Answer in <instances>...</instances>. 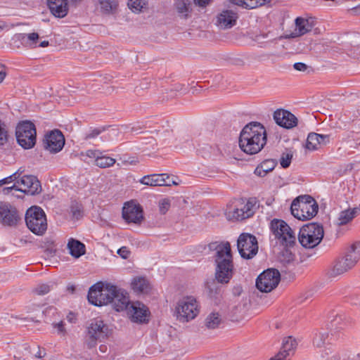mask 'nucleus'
<instances>
[{
    "instance_id": "obj_1",
    "label": "nucleus",
    "mask_w": 360,
    "mask_h": 360,
    "mask_svg": "<svg viewBox=\"0 0 360 360\" xmlns=\"http://www.w3.org/2000/svg\"><path fill=\"white\" fill-rule=\"evenodd\" d=\"M211 250L216 251L214 278L217 283L228 284L234 274V265L231 245L229 242H213L209 244Z\"/></svg>"
},
{
    "instance_id": "obj_2",
    "label": "nucleus",
    "mask_w": 360,
    "mask_h": 360,
    "mask_svg": "<svg viewBox=\"0 0 360 360\" xmlns=\"http://www.w3.org/2000/svg\"><path fill=\"white\" fill-rule=\"evenodd\" d=\"M266 143V129L259 122H252L246 124L240 134V148L247 154L258 153Z\"/></svg>"
},
{
    "instance_id": "obj_3",
    "label": "nucleus",
    "mask_w": 360,
    "mask_h": 360,
    "mask_svg": "<svg viewBox=\"0 0 360 360\" xmlns=\"http://www.w3.org/2000/svg\"><path fill=\"white\" fill-rule=\"evenodd\" d=\"M258 207L255 198L236 199L227 207L226 216L228 220L243 221L252 217Z\"/></svg>"
},
{
    "instance_id": "obj_4",
    "label": "nucleus",
    "mask_w": 360,
    "mask_h": 360,
    "mask_svg": "<svg viewBox=\"0 0 360 360\" xmlns=\"http://www.w3.org/2000/svg\"><path fill=\"white\" fill-rule=\"evenodd\" d=\"M292 214L299 220L306 221L313 218L318 212L319 206L310 195H302L295 198L290 207Z\"/></svg>"
},
{
    "instance_id": "obj_5",
    "label": "nucleus",
    "mask_w": 360,
    "mask_h": 360,
    "mask_svg": "<svg viewBox=\"0 0 360 360\" xmlns=\"http://www.w3.org/2000/svg\"><path fill=\"white\" fill-rule=\"evenodd\" d=\"M360 259V243L352 244L345 253L339 259L328 272L330 278L342 275L352 269Z\"/></svg>"
},
{
    "instance_id": "obj_6",
    "label": "nucleus",
    "mask_w": 360,
    "mask_h": 360,
    "mask_svg": "<svg viewBox=\"0 0 360 360\" xmlns=\"http://www.w3.org/2000/svg\"><path fill=\"white\" fill-rule=\"evenodd\" d=\"M324 236L323 227L319 223H309L300 230L298 240L305 248H314L322 240Z\"/></svg>"
},
{
    "instance_id": "obj_7",
    "label": "nucleus",
    "mask_w": 360,
    "mask_h": 360,
    "mask_svg": "<svg viewBox=\"0 0 360 360\" xmlns=\"http://www.w3.org/2000/svg\"><path fill=\"white\" fill-rule=\"evenodd\" d=\"M111 334L109 326L101 319L91 320L86 327L84 343L89 349L95 347L97 342L108 338Z\"/></svg>"
},
{
    "instance_id": "obj_8",
    "label": "nucleus",
    "mask_w": 360,
    "mask_h": 360,
    "mask_svg": "<svg viewBox=\"0 0 360 360\" xmlns=\"http://www.w3.org/2000/svg\"><path fill=\"white\" fill-rule=\"evenodd\" d=\"M199 313L198 302L192 296L185 297L179 300L174 310V316L181 323H187L193 320Z\"/></svg>"
},
{
    "instance_id": "obj_9",
    "label": "nucleus",
    "mask_w": 360,
    "mask_h": 360,
    "mask_svg": "<svg viewBox=\"0 0 360 360\" xmlns=\"http://www.w3.org/2000/svg\"><path fill=\"white\" fill-rule=\"evenodd\" d=\"M27 228L34 234L41 236L47 229V221L44 210L37 206L31 207L25 214Z\"/></svg>"
},
{
    "instance_id": "obj_10",
    "label": "nucleus",
    "mask_w": 360,
    "mask_h": 360,
    "mask_svg": "<svg viewBox=\"0 0 360 360\" xmlns=\"http://www.w3.org/2000/svg\"><path fill=\"white\" fill-rule=\"evenodd\" d=\"M271 230L275 238L286 248L292 247L296 242V236L288 224L281 219H274L271 222Z\"/></svg>"
},
{
    "instance_id": "obj_11",
    "label": "nucleus",
    "mask_w": 360,
    "mask_h": 360,
    "mask_svg": "<svg viewBox=\"0 0 360 360\" xmlns=\"http://www.w3.org/2000/svg\"><path fill=\"white\" fill-rule=\"evenodd\" d=\"M13 190L18 191L27 195H34L41 191L39 181L32 175H25L12 186L3 188V193L9 194Z\"/></svg>"
},
{
    "instance_id": "obj_12",
    "label": "nucleus",
    "mask_w": 360,
    "mask_h": 360,
    "mask_svg": "<svg viewBox=\"0 0 360 360\" xmlns=\"http://www.w3.org/2000/svg\"><path fill=\"white\" fill-rule=\"evenodd\" d=\"M16 139L20 146L25 149L34 147L36 143V128L30 121H23L16 127Z\"/></svg>"
},
{
    "instance_id": "obj_13",
    "label": "nucleus",
    "mask_w": 360,
    "mask_h": 360,
    "mask_svg": "<svg viewBox=\"0 0 360 360\" xmlns=\"http://www.w3.org/2000/svg\"><path fill=\"white\" fill-rule=\"evenodd\" d=\"M113 285L106 284L102 283H97L92 285L88 292L89 302L95 306H102L109 304L110 295L115 293L112 289Z\"/></svg>"
},
{
    "instance_id": "obj_14",
    "label": "nucleus",
    "mask_w": 360,
    "mask_h": 360,
    "mask_svg": "<svg viewBox=\"0 0 360 360\" xmlns=\"http://www.w3.org/2000/svg\"><path fill=\"white\" fill-rule=\"evenodd\" d=\"M237 248L241 257L252 259L258 252L257 238L250 233H241L237 240Z\"/></svg>"
},
{
    "instance_id": "obj_15",
    "label": "nucleus",
    "mask_w": 360,
    "mask_h": 360,
    "mask_svg": "<svg viewBox=\"0 0 360 360\" xmlns=\"http://www.w3.org/2000/svg\"><path fill=\"white\" fill-rule=\"evenodd\" d=\"M281 280L280 272L275 269L264 271L256 280V287L261 292H269L274 290Z\"/></svg>"
},
{
    "instance_id": "obj_16",
    "label": "nucleus",
    "mask_w": 360,
    "mask_h": 360,
    "mask_svg": "<svg viewBox=\"0 0 360 360\" xmlns=\"http://www.w3.org/2000/svg\"><path fill=\"white\" fill-rule=\"evenodd\" d=\"M20 220L17 209L8 202L0 203V223L4 226H15Z\"/></svg>"
},
{
    "instance_id": "obj_17",
    "label": "nucleus",
    "mask_w": 360,
    "mask_h": 360,
    "mask_svg": "<svg viewBox=\"0 0 360 360\" xmlns=\"http://www.w3.org/2000/svg\"><path fill=\"white\" fill-rule=\"evenodd\" d=\"M122 217L127 223L140 224L143 220V209L134 201L127 202L122 208Z\"/></svg>"
},
{
    "instance_id": "obj_18",
    "label": "nucleus",
    "mask_w": 360,
    "mask_h": 360,
    "mask_svg": "<svg viewBox=\"0 0 360 360\" xmlns=\"http://www.w3.org/2000/svg\"><path fill=\"white\" fill-rule=\"evenodd\" d=\"M131 321L134 323H147L149 321L148 308L140 302H132L125 309Z\"/></svg>"
},
{
    "instance_id": "obj_19",
    "label": "nucleus",
    "mask_w": 360,
    "mask_h": 360,
    "mask_svg": "<svg viewBox=\"0 0 360 360\" xmlns=\"http://www.w3.org/2000/svg\"><path fill=\"white\" fill-rule=\"evenodd\" d=\"M65 144L63 134L59 130L51 131L45 136L44 146L46 150L50 153H56L60 151Z\"/></svg>"
},
{
    "instance_id": "obj_20",
    "label": "nucleus",
    "mask_w": 360,
    "mask_h": 360,
    "mask_svg": "<svg viewBox=\"0 0 360 360\" xmlns=\"http://www.w3.org/2000/svg\"><path fill=\"white\" fill-rule=\"evenodd\" d=\"M112 289H113L115 293H112V295H110L109 304L117 311L125 310L130 304L128 293L116 285H112Z\"/></svg>"
},
{
    "instance_id": "obj_21",
    "label": "nucleus",
    "mask_w": 360,
    "mask_h": 360,
    "mask_svg": "<svg viewBox=\"0 0 360 360\" xmlns=\"http://www.w3.org/2000/svg\"><path fill=\"white\" fill-rule=\"evenodd\" d=\"M139 182L148 186H170L171 185H176L174 181L169 180V176L167 174H153L143 176Z\"/></svg>"
},
{
    "instance_id": "obj_22",
    "label": "nucleus",
    "mask_w": 360,
    "mask_h": 360,
    "mask_svg": "<svg viewBox=\"0 0 360 360\" xmlns=\"http://www.w3.org/2000/svg\"><path fill=\"white\" fill-rule=\"evenodd\" d=\"M274 119L278 125L286 129L292 128L297 124V117L285 110H276L274 113Z\"/></svg>"
},
{
    "instance_id": "obj_23",
    "label": "nucleus",
    "mask_w": 360,
    "mask_h": 360,
    "mask_svg": "<svg viewBox=\"0 0 360 360\" xmlns=\"http://www.w3.org/2000/svg\"><path fill=\"white\" fill-rule=\"evenodd\" d=\"M295 24V29L291 34L292 37H300L310 32L315 25V20L312 17H297Z\"/></svg>"
},
{
    "instance_id": "obj_24",
    "label": "nucleus",
    "mask_w": 360,
    "mask_h": 360,
    "mask_svg": "<svg viewBox=\"0 0 360 360\" xmlns=\"http://www.w3.org/2000/svg\"><path fill=\"white\" fill-rule=\"evenodd\" d=\"M238 14L233 10H224L217 15V24L221 28L228 29L236 25Z\"/></svg>"
},
{
    "instance_id": "obj_25",
    "label": "nucleus",
    "mask_w": 360,
    "mask_h": 360,
    "mask_svg": "<svg viewBox=\"0 0 360 360\" xmlns=\"http://www.w3.org/2000/svg\"><path fill=\"white\" fill-rule=\"evenodd\" d=\"M51 13L56 17L62 18L68 13V0H47Z\"/></svg>"
},
{
    "instance_id": "obj_26",
    "label": "nucleus",
    "mask_w": 360,
    "mask_h": 360,
    "mask_svg": "<svg viewBox=\"0 0 360 360\" xmlns=\"http://www.w3.org/2000/svg\"><path fill=\"white\" fill-rule=\"evenodd\" d=\"M131 288L137 294H147L150 290V285L145 277H136L131 283Z\"/></svg>"
},
{
    "instance_id": "obj_27",
    "label": "nucleus",
    "mask_w": 360,
    "mask_h": 360,
    "mask_svg": "<svg viewBox=\"0 0 360 360\" xmlns=\"http://www.w3.org/2000/svg\"><path fill=\"white\" fill-rule=\"evenodd\" d=\"M67 246L70 254L75 258H79L85 254V245L78 240L69 239Z\"/></svg>"
},
{
    "instance_id": "obj_28",
    "label": "nucleus",
    "mask_w": 360,
    "mask_h": 360,
    "mask_svg": "<svg viewBox=\"0 0 360 360\" xmlns=\"http://www.w3.org/2000/svg\"><path fill=\"white\" fill-rule=\"evenodd\" d=\"M296 346L297 342L295 339L292 338L291 336L285 338L283 340L282 347L280 352L278 353V355H279V357L283 356V358L285 359L287 356L290 354V352L294 351Z\"/></svg>"
},
{
    "instance_id": "obj_29",
    "label": "nucleus",
    "mask_w": 360,
    "mask_h": 360,
    "mask_svg": "<svg viewBox=\"0 0 360 360\" xmlns=\"http://www.w3.org/2000/svg\"><path fill=\"white\" fill-rule=\"evenodd\" d=\"M360 212V206L353 209H348L340 212L338 218V224L342 226L352 221Z\"/></svg>"
},
{
    "instance_id": "obj_30",
    "label": "nucleus",
    "mask_w": 360,
    "mask_h": 360,
    "mask_svg": "<svg viewBox=\"0 0 360 360\" xmlns=\"http://www.w3.org/2000/svg\"><path fill=\"white\" fill-rule=\"evenodd\" d=\"M222 323V318L219 312L210 313L205 319V326L207 329H215L219 327Z\"/></svg>"
},
{
    "instance_id": "obj_31",
    "label": "nucleus",
    "mask_w": 360,
    "mask_h": 360,
    "mask_svg": "<svg viewBox=\"0 0 360 360\" xmlns=\"http://www.w3.org/2000/svg\"><path fill=\"white\" fill-rule=\"evenodd\" d=\"M270 0H229V1L237 6H240L248 9H253L258 6L264 5Z\"/></svg>"
},
{
    "instance_id": "obj_32",
    "label": "nucleus",
    "mask_w": 360,
    "mask_h": 360,
    "mask_svg": "<svg viewBox=\"0 0 360 360\" xmlns=\"http://www.w3.org/2000/svg\"><path fill=\"white\" fill-rule=\"evenodd\" d=\"M16 38L20 40L24 46L35 47L39 39V34L36 32L30 34H18Z\"/></svg>"
},
{
    "instance_id": "obj_33",
    "label": "nucleus",
    "mask_w": 360,
    "mask_h": 360,
    "mask_svg": "<svg viewBox=\"0 0 360 360\" xmlns=\"http://www.w3.org/2000/svg\"><path fill=\"white\" fill-rule=\"evenodd\" d=\"M275 166L276 163L273 160H266L255 169V174L259 176H264L272 171Z\"/></svg>"
},
{
    "instance_id": "obj_34",
    "label": "nucleus",
    "mask_w": 360,
    "mask_h": 360,
    "mask_svg": "<svg viewBox=\"0 0 360 360\" xmlns=\"http://www.w3.org/2000/svg\"><path fill=\"white\" fill-rule=\"evenodd\" d=\"M329 334L326 331H319L315 334L313 339V345L317 348H321L326 343H329Z\"/></svg>"
},
{
    "instance_id": "obj_35",
    "label": "nucleus",
    "mask_w": 360,
    "mask_h": 360,
    "mask_svg": "<svg viewBox=\"0 0 360 360\" xmlns=\"http://www.w3.org/2000/svg\"><path fill=\"white\" fill-rule=\"evenodd\" d=\"M319 146V134L314 132L309 133L307 139L306 148L309 150H316Z\"/></svg>"
},
{
    "instance_id": "obj_36",
    "label": "nucleus",
    "mask_w": 360,
    "mask_h": 360,
    "mask_svg": "<svg viewBox=\"0 0 360 360\" xmlns=\"http://www.w3.org/2000/svg\"><path fill=\"white\" fill-rule=\"evenodd\" d=\"M128 6L133 12H142L147 8L148 0H129Z\"/></svg>"
},
{
    "instance_id": "obj_37",
    "label": "nucleus",
    "mask_w": 360,
    "mask_h": 360,
    "mask_svg": "<svg viewBox=\"0 0 360 360\" xmlns=\"http://www.w3.org/2000/svg\"><path fill=\"white\" fill-rule=\"evenodd\" d=\"M99 4L104 13H112L117 6L116 0H99Z\"/></svg>"
},
{
    "instance_id": "obj_38",
    "label": "nucleus",
    "mask_w": 360,
    "mask_h": 360,
    "mask_svg": "<svg viewBox=\"0 0 360 360\" xmlns=\"http://www.w3.org/2000/svg\"><path fill=\"white\" fill-rule=\"evenodd\" d=\"M191 4L188 0H177L176 7L178 13L186 18L190 12Z\"/></svg>"
},
{
    "instance_id": "obj_39",
    "label": "nucleus",
    "mask_w": 360,
    "mask_h": 360,
    "mask_svg": "<svg viewBox=\"0 0 360 360\" xmlns=\"http://www.w3.org/2000/svg\"><path fill=\"white\" fill-rule=\"evenodd\" d=\"M115 163V160L114 158L101 154L96 160V165L101 168H106L112 166Z\"/></svg>"
},
{
    "instance_id": "obj_40",
    "label": "nucleus",
    "mask_w": 360,
    "mask_h": 360,
    "mask_svg": "<svg viewBox=\"0 0 360 360\" xmlns=\"http://www.w3.org/2000/svg\"><path fill=\"white\" fill-rule=\"evenodd\" d=\"M8 139V133L6 125L4 122L0 120V146L5 145Z\"/></svg>"
},
{
    "instance_id": "obj_41",
    "label": "nucleus",
    "mask_w": 360,
    "mask_h": 360,
    "mask_svg": "<svg viewBox=\"0 0 360 360\" xmlns=\"http://www.w3.org/2000/svg\"><path fill=\"white\" fill-rule=\"evenodd\" d=\"M292 153L291 151L287 153H283L280 158V164L282 167L288 168L292 158Z\"/></svg>"
},
{
    "instance_id": "obj_42",
    "label": "nucleus",
    "mask_w": 360,
    "mask_h": 360,
    "mask_svg": "<svg viewBox=\"0 0 360 360\" xmlns=\"http://www.w3.org/2000/svg\"><path fill=\"white\" fill-rule=\"evenodd\" d=\"M103 131L104 128H90L89 130L84 134V139L88 141L95 139Z\"/></svg>"
},
{
    "instance_id": "obj_43",
    "label": "nucleus",
    "mask_w": 360,
    "mask_h": 360,
    "mask_svg": "<svg viewBox=\"0 0 360 360\" xmlns=\"http://www.w3.org/2000/svg\"><path fill=\"white\" fill-rule=\"evenodd\" d=\"M215 278L207 282L206 285L210 296H214L220 292V288L217 284Z\"/></svg>"
},
{
    "instance_id": "obj_44",
    "label": "nucleus",
    "mask_w": 360,
    "mask_h": 360,
    "mask_svg": "<svg viewBox=\"0 0 360 360\" xmlns=\"http://www.w3.org/2000/svg\"><path fill=\"white\" fill-rule=\"evenodd\" d=\"M159 211L160 214H165L170 207V200L167 198H164L159 202Z\"/></svg>"
},
{
    "instance_id": "obj_45",
    "label": "nucleus",
    "mask_w": 360,
    "mask_h": 360,
    "mask_svg": "<svg viewBox=\"0 0 360 360\" xmlns=\"http://www.w3.org/2000/svg\"><path fill=\"white\" fill-rule=\"evenodd\" d=\"M20 174L18 172H16L9 176L0 180V185L7 184L13 181L16 183L18 181H19L18 179L20 178Z\"/></svg>"
},
{
    "instance_id": "obj_46",
    "label": "nucleus",
    "mask_w": 360,
    "mask_h": 360,
    "mask_svg": "<svg viewBox=\"0 0 360 360\" xmlns=\"http://www.w3.org/2000/svg\"><path fill=\"white\" fill-rule=\"evenodd\" d=\"M70 210L73 217L77 219H79L82 216V210L80 205L74 203L71 205Z\"/></svg>"
},
{
    "instance_id": "obj_47",
    "label": "nucleus",
    "mask_w": 360,
    "mask_h": 360,
    "mask_svg": "<svg viewBox=\"0 0 360 360\" xmlns=\"http://www.w3.org/2000/svg\"><path fill=\"white\" fill-rule=\"evenodd\" d=\"M50 291V287L47 284H41L38 285L35 289L34 292L39 295H44L47 294Z\"/></svg>"
},
{
    "instance_id": "obj_48",
    "label": "nucleus",
    "mask_w": 360,
    "mask_h": 360,
    "mask_svg": "<svg viewBox=\"0 0 360 360\" xmlns=\"http://www.w3.org/2000/svg\"><path fill=\"white\" fill-rule=\"evenodd\" d=\"M177 92H180V94H185L186 89L184 86L181 84H176L174 85V88L171 89V95L170 97H174L177 96Z\"/></svg>"
},
{
    "instance_id": "obj_49",
    "label": "nucleus",
    "mask_w": 360,
    "mask_h": 360,
    "mask_svg": "<svg viewBox=\"0 0 360 360\" xmlns=\"http://www.w3.org/2000/svg\"><path fill=\"white\" fill-rule=\"evenodd\" d=\"M102 154L98 150H88L85 152V155L90 158L95 160V164H96V160L99 158V155Z\"/></svg>"
},
{
    "instance_id": "obj_50",
    "label": "nucleus",
    "mask_w": 360,
    "mask_h": 360,
    "mask_svg": "<svg viewBox=\"0 0 360 360\" xmlns=\"http://www.w3.org/2000/svg\"><path fill=\"white\" fill-rule=\"evenodd\" d=\"M117 254L123 259H127L128 258L130 252L127 247H122L117 250Z\"/></svg>"
},
{
    "instance_id": "obj_51",
    "label": "nucleus",
    "mask_w": 360,
    "mask_h": 360,
    "mask_svg": "<svg viewBox=\"0 0 360 360\" xmlns=\"http://www.w3.org/2000/svg\"><path fill=\"white\" fill-rule=\"evenodd\" d=\"M53 326L55 328H57L58 333L63 334V335L65 334L66 331H65V329L64 327L63 321H60L57 323H53Z\"/></svg>"
},
{
    "instance_id": "obj_52",
    "label": "nucleus",
    "mask_w": 360,
    "mask_h": 360,
    "mask_svg": "<svg viewBox=\"0 0 360 360\" xmlns=\"http://www.w3.org/2000/svg\"><path fill=\"white\" fill-rule=\"evenodd\" d=\"M294 68L297 71L304 72L307 70L308 66L303 63H295L293 65Z\"/></svg>"
},
{
    "instance_id": "obj_53",
    "label": "nucleus",
    "mask_w": 360,
    "mask_h": 360,
    "mask_svg": "<svg viewBox=\"0 0 360 360\" xmlns=\"http://www.w3.org/2000/svg\"><path fill=\"white\" fill-rule=\"evenodd\" d=\"M329 141L330 136L328 135L319 134V142H320V146L326 145Z\"/></svg>"
},
{
    "instance_id": "obj_54",
    "label": "nucleus",
    "mask_w": 360,
    "mask_h": 360,
    "mask_svg": "<svg viewBox=\"0 0 360 360\" xmlns=\"http://www.w3.org/2000/svg\"><path fill=\"white\" fill-rule=\"evenodd\" d=\"M194 3L200 6V7H205L207 5H208L212 0H193Z\"/></svg>"
},
{
    "instance_id": "obj_55",
    "label": "nucleus",
    "mask_w": 360,
    "mask_h": 360,
    "mask_svg": "<svg viewBox=\"0 0 360 360\" xmlns=\"http://www.w3.org/2000/svg\"><path fill=\"white\" fill-rule=\"evenodd\" d=\"M6 77L5 66L0 65V83L3 82Z\"/></svg>"
},
{
    "instance_id": "obj_56",
    "label": "nucleus",
    "mask_w": 360,
    "mask_h": 360,
    "mask_svg": "<svg viewBox=\"0 0 360 360\" xmlns=\"http://www.w3.org/2000/svg\"><path fill=\"white\" fill-rule=\"evenodd\" d=\"M352 14L354 15H359L360 14V4L349 10Z\"/></svg>"
},
{
    "instance_id": "obj_57",
    "label": "nucleus",
    "mask_w": 360,
    "mask_h": 360,
    "mask_svg": "<svg viewBox=\"0 0 360 360\" xmlns=\"http://www.w3.org/2000/svg\"><path fill=\"white\" fill-rule=\"evenodd\" d=\"M269 33L256 35L254 40L260 42L262 39L267 38Z\"/></svg>"
},
{
    "instance_id": "obj_58",
    "label": "nucleus",
    "mask_w": 360,
    "mask_h": 360,
    "mask_svg": "<svg viewBox=\"0 0 360 360\" xmlns=\"http://www.w3.org/2000/svg\"><path fill=\"white\" fill-rule=\"evenodd\" d=\"M45 355V353H42L40 349H39L38 352L37 354H35V356L37 357V358H42L44 357Z\"/></svg>"
},
{
    "instance_id": "obj_59",
    "label": "nucleus",
    "mask_w": 360,
    "mask_h": 360,
    "mask_svg": "<svg viewBox=\"0 0 360 360\" xmlns=\"http://www.w3.org/2000/svg\"><path fill=\"white\" fill-rule=\"evenodd\" d=\"M48 46H49V41H43L39 44V46H41V47H46Z\"/></svg>"
},
{
    "instance_id": "obj_60",
    "label": "nucleus",
    "mask_w": 360,
    "mask_h": 360,
    "mask_svg": "<svg viewBox=\"0 0 360 360\" xmlns=\"http://www.w3.org/2000/svg\"><path fill=\"white\" fill-rule=\"evenodd\" d=\"M72 4L77 5L82 1V0H70Z\"/></svg>"
},
{
    "instance_id": "obj_61",
    "label": "nucleus",
    "mask_w": 360,
    "mask_h": 360,
    "mask_svg": "<svg viewBox=\"0 0 360 360\" xmlns=\"http://www.w3.org/2000/svg\"><path fill=\"white\" fill-rule=\"evenodd\" d=\"M68 290L71 292H74L75 290V287L74 285H70L68 287Z\"/></svg>"
},
{
    "instance_id": "obj_62",
    "label": "nucleus",
    "mask_w": 360,
    "mask_h": 360,
    "mask_svg": "<svg viewBox=\"0 0 360 360\" xmlns=\"http://www.w3.org/2000/svg\"><path fill=\"white\" fill-rule=\"evenodd\" d=\"M326 360H339L337 356L333 355L330 358L327 359Z\"/></svg>"
},
{
    "instance_id": "obj_63",
    "label": "nucleus",
    "mask_w": 360,
    "mask_h": 360,
    "mask_svg": "<svg viewBox=\"0 0 360 360\" xmlns=\"http://www.w3.org/2000/svg\"><path fill=\"white\" fill-rule=\"evenodd\" d=\"M6 27V24L4 22H0V30H3Z\"/></svg>"
}]
</instances>
